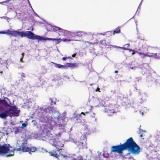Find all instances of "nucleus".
I'll return each instance as SVG.
<instances>
[{"label": "nucleus", "instance_id": "obj_1", "mask_svg": "<svg viewBox=\"0 0 160 160\" xmlns=\"http://www.w3.org/2000/svg\"><path fill=\"white\" fill-rule=\"evenodd\" d=\"M125 150H128L131 153L138 154L140 151V148L135 142L132 137L129 138L123 144L112 146L111 147V152H117L121 154Z\"/></svg>", "mask_w": 160, "mask_h": 160}, {"label": "nucleus", "instance_id": "obj_2", "mask_svg": "<svg viewBox=\"0 0 160 160\" xmlns=\"http://www.w3.org/2000/svg\"><path fill=\"white\" fill-rule=\"evenodd\" d=\"M27 17L28 18V21L30 22H32L34 24L35 23H39L44 24L46 30H50L51 29H52V30H65L59 27L51 24L45 20H43V22L39 21L37 22L34 20L33 16L32 15H29L28 16H27Z\"/></svg>", "mask_w": 160, "mask_h": 160}, {"label": "nucleus", "instance_id": "obj_3", "mask_svg": "<svg viewBox=\"0 0 160 160\" xmlns=\"http://www.w3.org/2000/svg\"><path fill=\"white\" fill-rule=\"evenodd\" d=\"M1 34H6L10 36L18 37L21 36V37H26L29 39V31L25 32H18L17 31H0Z\"/></svg>", "mask_w": 160, "mask_h": 160}, {"label": "nucleus", "instance_id": "obj_4", "mask_svg": "<svg viewBox=\"0 0 160 160\" xmlns=\"http://www.w3.org/2000/svg\"><path fill=\"white\" fill-rule=\"evenodd\" d=\"M10 148H12V147L8 144L0 146V154L8 153L6 155L7 157L14 155V149L10 150Z\"/></svg>", "mask_w": 160, "mask_h": 160}, {"label": "nucleus", "instance_id": "obj_5", "mask_svg": "<svg viewBox=\"0 0 160 160\" xmlns=\"http://www.w3.org/2000/svg\"><path fill=\"white\" fill-rule=\"evenodd\" d=\"M49 129L48 126H46L44 127L42 132L43 134L45 135L44 137L45 138L48 140L49 142L51 144V142H53L55 141L56 139L53 135L51 133Z\"/></svg>", "mask_w": 160, "mask_h": 160}, {"label": "nucleus", "instance_id": "obj_6", "mask_svg": "<svg viewBox=\"0 0 160 160\" xmlns=\"http://www.w3.org/2000/svg\"><path fill=\"white\" fill-rule=\"evenodd\" d=\"M12 109L9 108L6 110V112L2 114L3 117H7L8 115H12V116H18L19 113V111L17 110L15 107H11Z\"/></svg>", "mask_w": 160, "mask_h": 160}, {"label": "nucleus", "instance_id": "obj_7", "mask_svg": "<svg viewBox=\"0 0 160 160\" xmlns=\"http://www.w3.org/2000/svg\"><path fill=\"white\" fill-rule=\"evenodd\" d=\"M56 118L54 115V118L57 119L58 121L55 124V125L58 126L59 127H62V125H64L65 124V122L64 121L65 118L63 117H59L60 114L58 112H56Z\"/></svg>", "mask_w": 160, "mask_h": 160}, {"label": "nucleus", "instance_id": "obj_8", "mask_svg": "<svg viewBox=\"0 0 160 160\" xmlns=\"http://www.w3.org/2000/svg\"><path fill=\"white\" fill-rule=\"evenodd\" d=\"M105 109V112L108 113V116L112 115L115 112L114 107L112 104H110L109 105L106 106Z\"/></svg>", "mask_w": 160, "mask_h": 160}, {"label": "nucleus", "instance_id": "obj_9", "mask_svg": "<svg viewBox=\"0 0 160 160\" xmlns=\"http://www.w3.org/2000/svg\"><path fill=\"white\" fill-rule=\"evenodd\" d=\"M51 145L54 146L57 149L58 151H60V150H62V148L64 146V144L61 141H59L57 142L55 141L53 142H51Z\"/></svg>", "mask_w": 160, "mask_h": 160}, {"label": "nucleus", "instance_id": "obj_10", "mask_svg": "<svg viewBox=\"0 0 160 160\" xmlns=\"http://www.w3.org/2000/svg\"><path fill=\"white\" fill-rule=\"evenodd\" d=\"M27 141L26 140L24 142H23L21 145L22 147H19L17 149V151H22L23 152H28L29 148L27 146Z\"/></svg>", "mask_w": 160, "mask_h": 160}, {"label": "nucleus", "instance_id": "obj_11", "mask_svg": "<svg viewBox=\"0 0 160 160\" xmlns=\"http://www.w3.org/2000/svg\"><path fill=\"white\" fill-rule=\"evenodd\" d=\"M75 36H78V37H82V36H92V34L90 32L88 33H85L84 32L81 31H78L76 35Z\"/></svg>", "mask_w": 160, "mask_h": 160}, {"label": "nucleus", "instance_id": "obj_12", "mask_svg": "<svg viewBox=\"0 0 160 160\" xmlns=\"http://www.w3.org/2000/svg\"><path fill=\"white\" fill-rule=\"evenodd\" d=\"M81 114L76 115L74 117L76 123H81L85 122V118L81 115Z\"/></svg>", "mask_w": 160, "mask_h": 160}, {"label": "nucleus", "instance_id": "obj_13", "mask_svg": "<svg viewBox=\"0 0 160 160\" xmlns=\"http://www.w3.org/2000/svg\"><path fill=\"white\" fill-rule=\"evenodd\" d=\"M51 118L49 117V116H46L45 117H41L40 118V121L44 123H47L51 120Z\"/></svg>", "mask_w": 160, "mask_h": 160}, {"label": "nucleus", "instance_id": "obj_14", "mask_svg": "<svg viewBox=\"0 0 160 160\" xmlns=\"http://www.w3.org/2000/svg\"><path fill=\"white\" fill-rule=\"evenodd\" d=\"M151 56L154 57L157 59L160 58V48H158L157 49V52L155 53H151Z\"/></svg>", "mask_w": 160, "mask_h": 160}, {"label": "nucleus", "instance_id": "obj_15", "mask_svg": "<svg viewBox=\"0 0 160 160\" xmlns=\"http://www.w3.org/2000/svg\"><path fill=\"white\" fill-rule=\"evenodd\" d=\"M57 151V150H53L52 151L49 152V153L51 156H53L56 158H58L59 155L58 154Z\"/></svg>", "mask_w": 160, "mask_h": 160}, {"label": "nucleus", "instance_id": "obj_16", "mask_svg": "<svg viewBox=\"0 0 160 160\" xmlns=\"http://www.w3.org/2000/svg\"><path fill=\"white\" fill-rule=\"evenodd\" d=\"M6 100H7L8 101H9V99L8 98H5L4 99H2L1 104L4 105L6 107H11V106L9 105V104L8 103V102L6 101Z\"/></svg>", "mask_w": 160, "mask_h": 160}, {"label": "nucleus", "instance_id": "obj_17", "mask_svg": "<svg viewBox=\"0 0 160 160\" xmlns=\"http://www.w3.org/2000/svg\"><path fill=\"white\" fill-rule=\"evenodd\" d=\"M85 113L88 114V116L91 118H95L94 113L92 112H81V114H83L84 116L85 115Z\"/></svg>", "mask_w": 160, "mask_h": 160}, {"label": "nucleus", "instance_id": "obj_18", "mask_svg": "<svg viewBox=\"0 0 160 160\" xmlns=\"http://www.w3.org/2000/svg\"><path fill=\"white\" fill-rule=\"evenodd\" d=\"M14 13L16 14L15 18L20 20L22 19V17L20 12H18V11H16L14 12Z\"/></svg>", "mask_w": 160, "mask_h": 160}, {"label": "nucleus", "instance_id": "obj_19", "mask_svg": "<svg viewBox=\"0 0 160 160\" xmlns=\"http://www.w3.org/2000/svg\"><path fill=\"white\" fill-rule=\"evenodd\" d=\"M5 112H6V110H5L4 108L3 107L0 106V117L1 118H6V117H3L2 116H1L2 114V113H4Z\"/></svg>", "mask_w": 160, "mask_h": 160}, {"label": "nucleus", "instance_id": "obj_20", "mask_svg": "<svg viewBox=\"0 0 160 160\" xmlns=\"http://www.w3.org/2000/svg\"><path fill=\"white\" fill-rule=\"evenodd\" d=\"M51 63L54 64V66L55 67L57 68H63L64 67V65H61L60 64H57L56 63H54L53 62H51Z\"/></svg>", "mask_w": 160, "mask_h": 160}, {"label": "nucleus", "instance_id": "obj_21", "mask_svg": "<svg viewBox=\"0 0 160 160\" xmlns=\"http://www.w3.org/2000/svg\"><path fill=\"white\" fill-rule=\"evenodd\" d=\"M135 52H136L138 54L140 55H142L143 57H144L145 56H148V55L147 54H145L142 52H139L138 51H134V52H132V55H133L135 54Z\"/></svg>", "mask_w": 160, "mask_h": 160}, {"label": "nucleus", "instance_id": "obj_22", "mask_svg": "<svg viewBox=\"0 0 160 160\" xmlns=\"http://www.w3.org/2000/svg\"><path fill=\"white\" fill-rule=\"evenodd\" d=\"M99 34L100 35H102L104 36H106V37H108L110 35H111V32L110 31H108L106 32H105L103 34H102V33H99Z\"/></svg>", "mask_w": 160, "mask_h": 160}, {"label": "nucleus", "instance_id": "obj_23", "mask_svg": "<svg viewBox=\"0 0 160 160\" xmlns=\"http://www.w3.org/2000/svg\"><path fill=\"white\" fill-rule=\"evenodd\" d=\"M49 100L50 101V104L51 106L56 105V102L54 101L52 98H50Z\"/></svg>", "mask_w": 160, "mask_h": 160}, {"label": "nucleus", "instance_id": "obj_24", "mask_svg": "<svg viewBox=\"0 0 160 160\" xmlns=\"http://www.w3.org/2000/svg\"><path fill=\"white\" fill-rule=\"evenodd\" d=\"M37 150V148L36 147H32L30 148H29L28 152L30 151L32 152H35Z\"/></svg>", "mask_w": 160, "mask_h": 160}, {"label": "nucleus", "instance_id": "obj_25", "mask_svg": "<svg viewBox=\"0 0 160 160\" xmlns=\"http://www.w3.org/2000/svg\"><path fill=\"white\" fill-rule=\"evenodd\" d=\"M77 64L76 63H70V67L71 68H73L74 67H77Z\"/></svg>", "mask_w": 160, "mask_h": 160}, {"label": "nucleus", "instance_id": "obj_26", "mask_svg": "<svg viewBox=\"0 0 160 160\" xmlns=\"http://www.w3.org/2000/svg\"><path fill=\"white\" fill-rule=\"evenodd\" d=\"M48 108H49V109H50V110H51V111H52V113H53L54 112L56 114V112L57 111L55 110V109L53 108L52 107H49Z\"/></svg>", "mask_w": 160, "mask_h": 160}, {"label": "nucleus", "instance_id": "obj_27", "mask_svg": "<svg viewBox=\"0 0 160 160\" xmlns=\"http://www.w3.org/2000/svg\"><path fill=\"white\" fill-rule=\"evenodd\" d=\"M9 8L8 9V12H11L12 11H13V10H14V12L15 11H17V10L16 9V8H14V7H13L12 8Z\"/></svg>", "mask_w": 160, "mask_h": 160}, {"label": "nucleus", "instance_id": "obj_28", "mask_svg": "<svg viewBox=\"0 0 160 160\" xmlns=\"http://www.w3.org/2000/svg\"><path fill=\"white\" fill-rule=\"evenodd\" d=\"M11 0H7L3 2H0V4L2 5H5V3H7Z\"/></svg>", "mask_w": 160, "mask_h": 160}, {"label": "nucleus", "instance_id": "obj_29", "mask_svg": "<svg viewBox=\"0 0 160 160\" xmlns=\"http://www.w3.org/2000/svg\"><path fill=\"white\" fill-rule=\"evenodd\" d=\"M13 4L12 3H9L7 5V9H8L9 8H12V7H13Z\"/></svg>", "mask_w": 160, "mask_h": 160}, {"label": "nucleus", "instance_id": "obj_30", "mask_svg": "<svg viewBox=\"0 0 160 160\" xmlns=\"http://www.w3.org/2000/svg\"><path fill=\"white\" fill-rule=\"evenodd\" d=\"M27 2H28V4L29 5V6L30 7V8L32 9V10H33V9L31 6V5L30 2V1H29V0H27Z\"/></svg>", "mask_w": 160, "mask_h": 160}, {"label": "nucleus", "instance_id": "obj_31", "mask_svg": "<svg viewBox=\"0 0 160 160\" xmlns=\"http://www.w3.org/2000/svg\"><path fill=\"white\" fill-rule=\"evenodd\" d=\"M33 11V14L34 15L37 17H38L39 18H40L41 19H42V20L43 21L44 20L42 19L34 11V10H32Z\"/></svg>", "mask_w": 160, "mask_h": 160}, {"label": "nucleus", "instance_id": "obj_32", "mask_svg": "<svg viewBox=\"0 0 160 160\" xmlns=\"http://www.w3.org/2000/svg\"><path fill=\"white\" fill-rule=\"evenodd\" d=\"M100 43L101 44L103 45L105 43V42L104 40H102L100 41Z\"/></svg>", "mask_w": 160, "mask_h": 160}, {"label": "nucleus", "instance_id": "obj_33", "mask_svg": "<svg viewBox=\"0 0 160 160\" xmlns=\"http://www.w3.org/2000/svg\"><path fill=\"white\" fill-rule=\"evenodd\" d=\"M122 26H119L116 28L114 29L113 30H120V28Z\"/></svg>", "mask_w": 160, "mask_h": 160}, {"label": "nucleus", "instance_id": "obj_34", "mask_svg": "<svg viewBox=\"0 0 160 160\" xmlns=\"http://www.w3.org/2000/svg\"><path fill=\"white\" fill-rule=\"evenodd\" d=\"M70 63H67L66 65L64 66V67H69Z\"/></svg>", "mask_w": 160, "mask_h": 160}, {"label": "nucleus", "instance_id": "obj_35", "mask_svg": "<svg viewBox=\"0 0 160 160\" xmlns=\"http://www.w3.org/2000/svg\"><path fill=\"white\" fill-rule=\"evenodd\" d=\"M120 48H121L124 50H128V49L124 47H120Z\"/></svg>", "mask_w": 160, "mask_h": 160}, {"label": "nucleus", "instance_id": "obj_36", "mask_svg": "<svg viewBox=\"0 0 160 160\" xmlns=\"http://www.w3.org/2000/svg\"><path fill=\"white\" fill-rule=\"evenodd\" d=\"M27 126V125L25 123H23L22 124V126L23 128H25Z\"/></svg>", "mask_w": 160, "mask_h": 160}, {"label": "nucleus", "instance_id": "obj_37", "mask_svg": "<svg viewBox=\"0 0 160 160\" xmlns=\"http://www.w3.org/2000/svg\"><path fill=\"white\" fill-rule=\"evenodd\" d=\"M2 18H5L7 20L10 19L7 16H3L2 17Z\"/></svg>", "mask_w": 160, "mask_h": 160}, {"label": "nucleus", "instance_id": "obj_38", "mask_svg": "<svg viewBox=\"0 0 160 160\" xmlns=\"http://www.w3.org/2000/svg\"><path fill=\"white\" fill-rule=\"evenodd\" d=\"M141 7H140V6H138V9H137V11L136 12V13H135V14H136V13H137V12H138V10H139H139H141Z\"/></svg>", "mask_w": 160, "mask_h": 160}, {"label": "nucleus", "instance_id": "obj_39", "mask_svg": "<svg viewBox=\"0 0 160 160\" xmlns=\"http://www.w3.org/2000/svg\"><path fill=\"white\" fill-rule=\"evenodd\" d=\"M121 31H114V32L116 33H120Z\"/></svg>", "mask_w": 160, "mask_h": 160}, {"label": "nucleus", "instance_id": "obj_40", "mask_svg": "<svg viewBox=\"0 0 160 160\" xmlns=\"http://www.w3.org/2000/svg\"><path fill=\"white\" fill-rule=\"evenodd\" d=\"M124 46H127V47L128 48L130 46V44L129 43H128L125 44Z\"/></svg>", "mask_w": 160, "mask_h": 160}, {"label": "nucleus", "instance_id": "obj_41", "mask_svg": "<svg viewBox=\"0 0 160 160\" xmlns=\"http://www.w3.org/2000/svg\"><path fill=\"white\" fill-rule=\"evenodd\" d=\"M86 43H87L86 44L87 45V44H88V45H91V44H92L91 42H87Z\"/></svg>", "mask_w": 160, "mask_h": 160}, {"label": "nucleus", "instance_id": "obj_42", "mask_svg": "<svg viewBox=\"0 0 160 160\" xmlns=\"http://www.w3.org/2000/svg\"><path fill=\"white\" fill-rule=\"evenodd\" d=\"M128 50H129L130 52L131 51V52H134V50H132V49H128Z\"/></svg>", "mask_w": 160, "mask_h": 160}, {"label": "nucleus", "instance_id": "obj_43", "mask_svg": "<svg viewBox=\"0 0 160 160\" xmlns=\"http://www.w3.org/2000/svg\"><path fill=\"white\" fill-rule=\"evenodd\" d=\"M67 58L63 57L62 58V59L63 61H65Z\"/></svg>", "mask_w": 160, "mask_h": 160}, {"label": "nucleus", "instance_id": "obj_44", "mask_svg": "<svg viewBox=\"0 0 160 160\" xmlns=\"http://www.w3.org/2000/svg\"><path fill=\"white\" fill-rule=\"evenodd\" d=\"M99 90H100L99 88H98L95 91L96 92L99 91V92H100V91H99Z\"/></svg>", "mask_w": 160, "mask_h": 160}, {"label": "nucleus", "instance_id": "obj_45", "mask_svg": "<svg viewBox=\"0 0 160 160\" xmlns=\"http://www.w3.org/2000/svg\"><path fill=\"white\" fill-rule=\"evenodd\" d=\"M28 18L27 16H26V17H25L24 19L25 21H27V20L28 21Z\"/></svg>", "mask_w": 160, "mask_h": 160}, {"label": "nucleus", "instance_id": "obj_46", "mask_svg": "<svg viewBox=\"0 0 160 160\" xmlns=\"http://www.w3.org/2000/svg\"><path fill=\"white\" fill-rule=\"evenodd\" d=\"M76 54H74L72 55V57H75L76 56Z\"/></svg>", "mask_w": 160, "mask_h": 160}, {"label": "nucleus", "instance_id": "obj_47", "mask_svg": "<svg viewBox=\"0 0 160 160\" xmlns=\"http://www.w3.org/2000/svg\"><path fill=\"white\" fill-rule=\"evenodd\" d=\"M142 0H142L141 1V2L139 4V6H140L142 4Z\"/></svg>", "mask_w": 160, "mask_h": 160}, {"label": "nucleus", "instance_id": "obj_48", "mask_svg": "<svg viewBox=\"0 0 160 160\" xmlns=\"http://www.w3.org/2000/svg\"><path fill=\"white\" fill-rule=\"evenodd\" d=\"M135 14H136L135 13V14H134V16H133L132 18H130V19L128 20V21L129 20H130L131 19H132V18H134V16H135Z\"/></svg>", "mask_w": 160, "mask_h": 160}, {"label": "nucleus", "instance_id": "obj_49", "mask_svg": "<svg viewBox=\"0 0 160 160\" xmlns=\"http://www.w3.org/2000/svg\"><path fill=\"white\" fill-rule=\"evenodd\" d=\"M118 72V70H116L115 71V73H117Z\"/></svg>", "mask_w": 160, "mask_h": 160}, {"label": "nucleus", "instance_id": "obj_50", "mask_svg": "<svg viewBox=\"0 0 160 160\" xmlns=\"http://www.w3.org/2000/svg\"><path fill=\"white\" fill-rule=\"evenodd\" d=\"M23 75H22V76L23 77H25V76H24V74L23 73H22Z\"/></svg>", "mask_w": 160, "mask_h": 160}, {"label": "nucleus", "instance_id": "obj_51", "mask_svg": "<svg viewBox=\"0 0 160 160\" xmlns=\"http://www.w3.org/2000/svg\"><path fill=\"white\" fill-rule=\"evenodd\" d=\"M2 99H0V104H1V103L2 102Z\"/></svg>", "mask_w": 160, "mask_h": 160}, {"label": "nucleus", "instance_id": "obj_52", "mask_svg": "<svg viewBox=\"0 0 160 160\" xmlns=\"http://www.w3.org/2000/svg\"><path fill=\"white\" fill-rule=\"evenodd\" d=\"M2 71H0V75H2Z\"/></svg>", "mask_w": 160, "mask_h": 160}, {"label": "nucleus", "instance_id": "obj_53", "mask_svg": "<svg viewBox=\"0 0 160 160\" xmlns=\"http://www.w3.org/2000/svg\"><path fill=\"white\" fill-rule=\"evenodd\" d=\"M7 30H14L13 29H12V28H11V29H8Z\"/></svg>", "mask_w": 160, "mask_h": 160}, {"label": "nucleus", "instance_id": "obj_54", "mask_svg": "<svg viewBox=\"0 0 160 160\" xmlns=\"http://www.w3.org/2000/svg\"><path fill=\"white\" fill-rule=\"evenodd\" d=\"M142 136H143V135H142V134H141V135H140V137H142Z\"/></svg>", "mask_w": 160, "mask_h": 160}, {"label": "nucleus", "instance_id": "obj_55", "mask_svg": "<svg viewBox=\"0 0 160 160\" xmlns=\"http://www.w3.org/2000/svg\"><path fill=\"white\" fill-rule=\"evenodd\" d=\"M31 30H33V29L32 28Z\"/></svg>", "mask_w": 160, "mask_h": 160}, {"label": "nucleus", "instance_id": "obj_56", "mask_svg": "<svg viewBox=\"0 0 160 160\" xmlns=\"http://www.w3.org/2000/svg\"><path fill=\"white\" fill-rule=\"evenodd\" d=\"M17 30H21V29H17Z\"/></svg>", "mask_w": 160, "mask_h": 160}, {"label": "nucleus", "instance_id": "obj_57", "mask_svg": "<svg viewBox=\"0 0 160 160\" xmlns=\"http://www.w3.org/2000/svg\"><path fill=\"white\" fill-rule=\"evenodd\" d=\"M55 101H56L57 100V98H55Z\"/></svg>", "mask_w": 160, "mask_h": 160}, {"label": "nucleus", "instance_id": "obj_58", "mask_svg": "<svg viewBox=\"0 0 160 160\" xmlns=\"http://www.w3.org/2000/svg\"><path fill=\"white\" fill-rule=\"evenodd\" d=\"M27 30H29V28H28V29H27Z\"/></svg>", "mask_w": 160, "mask_h": 160}, {"label": "nucleus", "instance_id": "obj_59", "mask_svg": "<svg viewBox=\"0 0 160 160\" xmlns=\"http://www.w3.org/2000/svg\"><path fill=\"white\" fill-rule=\"evenodd\" d=\"M139 12H138V14H139Z\"/></svg>", "mask_w": 160, "mask_h": 160}, {"label": "nucleus", "instance_id": "obj_60", "mask_svg": "<svg viewBox=\"0 0 160 160\" xmlns=\"http://www.w3.org/2000/svg\"><path fill=\"white\" fill-rule=\"evenodd\" d=\"M22 55H23L24 54V53H22Z\"/></svg>", "mask_w": 160, "mask_h": 160}, {"label": "nucleus", "instance_id": "obj_61", "mask_svg": "<svg viewBox=\"0 0 160 160\" xmlns=\"http://www.w3.org/2000/svg\"><path fill=\"white\" fill-rule=\"evenodd\" d=\"M136 22H137L136 21H135V22L136 23Z\"/></svg>", "mask_w": 160, "mask_h": 160}, {"label": "nucleus", "instance_id": "obj_62", "mask_svg": "<svg viewBox=\"0 0 160 160\" xmlns=\"http://www.w3.org/2000/svg\"><path fill=\"white\" fill-rule=\"evenodd\" d=\"M142 114H143V112H142Z\"/></svg>", "mask_w": 160, "mask_h": 160}]
</instances>
